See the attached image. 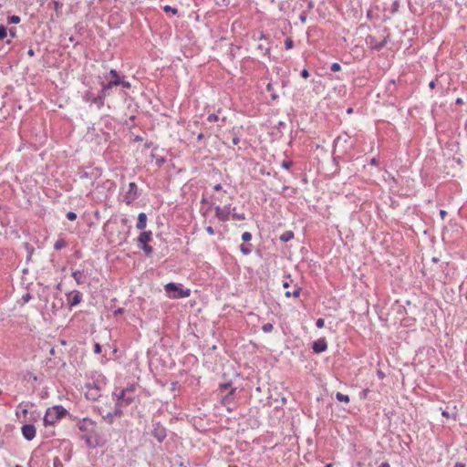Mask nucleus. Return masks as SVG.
Returning <instances> with one entry per match:
<instances>
[{
  "label": "nucleus",
  "instance_id": "11",
  "mask_svg": "<svg viewBox=\"0 0 467 467\" xmlns=\"http://www.w3.org/2000/svg\"><path fill=\"white\" fill-rule=\"evenodd\" d=\"M95 421H93L89 418H84L77 423V427L78 428V430L82 432L87 433L92 432L95 428Z\"/></svg>",
  "mask_w": 467,
  "mask_h": 467
},
{
  "label": "nucleus",
  "instance_id": "60",
  "mask_svg": "<svg viewBox=\"0 0 467 467\" xmlns=\"http://www.w3.org/2000/svg\"><path fill=\"white\" fill-rule=\"evenodd\" d=\"M379 467H390V465L388 462H384Z\"/></svg>",
  "mask_w": 467,
  "mask_h": 467
},
{
  "label": "nucleus",
  "instance_id": "59",
  "mask_svg": "<svg viewBox=\"0 0 467 467\" xmlns=\"http://www.w3.org/2000/svg\"><path fill=\"white\" fill-rule=\"evenodd\" d=\"M378 163H379V161H378V160L376 158H372L370 160V164L371 165H378Z\"/></svg>",
  "mask_w": 467,
  "mask_h": 467
},
{
  "label": "nucleus",
  "instance_id": "33",
  "mask_svg": "<svg viewBox=\"0 0 467 467\" xmlns=\"http://www.w3.org/2000/svg\"><path fill=\"white\" fill-rule=\"evenodd\" d=\"M274 329V327L271 323H265V325H263L262 327V330L265 332V333H270L272 332V330Z\"/></svg>",
  "mask_w": 467,
  "mask_h": 467
},
{
  "label": "nucleus",
  "instance_id": "32",
  "mask_svg": "<svg viewBox=\"0 0 467 467\" xmlns=\"http://www.w3.org/2000/svg\"><path fill=\"white\" fill-rule=\"evenodd\" d=\"M72 277L76 280L78 284H81L83 281L81 280L82 277V272L81 271H75L72 273Z\"/></svg>",
  "mask_w": 467,
  "mask_h": 467
},
{
  "label": "nucleus",
  "instance_id": "42",
  "mask_svg": "<svg viewBox=\"0 0 467 467\" xmlns=\"http://www.w3.org/2000/svg\"><path fill=\"white\" fill-rule=\"evenodd\" d=\"M67 219L69 221H75L77 219V214L74 212H68L66 215Z\"/></svg>",
  "mask_w": 467,
  "mask_h": 467
},
{
  "label": "nucleus",
  "instance_id": "51",
  "mask_svg": "<svg viewBox=\"0 0 467 467\" xmlns=\"http://www.w3.org/2000/svg\"><path fill=\"white\" fill-rule=\"evenodd\" d=\"M165 12H172L173 14L177 13V9L171 7L170 5H166L164 7Z\"/></svg>",
  "mask_w": 467,
  "mask_h": 467
},
{
  "label": "nucleus",
  "instance_id": "56",
  "mask_svg": "<svg viewBox=\"0 0 467 467\" xmlns=\"http://www.w3.org/2000/svg\"><path fill=\"white\" fill-rule=\"evenodd\" d=\"M62 306V303H60V307ZM59 308V306H57L55 303L52 304L51 311L53 313H56L57 309Z\"/></svg>",
  "mask_w": 467,
  "mask_h": 467
},
{
  "label": "nucleus",
  "instance_id": "61",
  "mask_svg": "<svg viewBox=\"0 0 467 467\" xmlns=\"http://www.w3.org/2000/svg\"><path fill=\"white\" fill-rule=\"evenodd\" d=\"M435 86H436V84H435V81H433V80H432V81H431V82L429 83V87H430L431 88H435Z\"/></svg>",
  "mask_w": 467,
  "mask_h": 467
},
{
  "label": "nucleus",
  "instance_id": "26",
  "mask_svg": "<svg viewBox=\"0 0 467 467\" xmlns=\"http://www.w3.org/2000/svg\"><path fill=\"white\" fill-rule=\"evenodd\" d=\"M138 246L141 248V250L144 252L146 256H150L153 253V248H152V246L149 245V244H140Z\"/></svg>",
  "mask_w": 467,
  "mask_h": 467
},
{
  "label": "nucleus",
  "instance_id": "48",
  "mask_svg": "<svg viewBox=\"0 0 467 467\" xmlns=\"http://www.w3.org/2000/svg\"><path fill=\"white\" fill-rule=\"evenodd\" d=\"M53 464H54V467H62L63 466L61 461L57 457H56L54 459Z\"/></svg>",
  "mask_w": 467,
  "mask_h": 467
},
{
  "label": "nucleus",
  "instance_id": "28",
  "mask_svg": "<svg viewBox=\"0 0 467 467\" xmlns=\"http://www.w3.org/2000/svg\"><path fill=\"white\" fill-rule=\"evenodd\" d=\"M240 251L244 254V255H247L249 254H251L252 252V244H242L240 245Z\"/></svg>",
  "mask_w": 467,
  "mask_h": 467
},
{
  "label": "nucleus",
  "instance_id": "55",
  "mask_svg": "<svg viewBox=\"0 0 467 467\" xmlns=\"http://www.w3.org/2000/svg\"><path fill=\"white\" fill-rule=\"evenodd\" d=\"M447 215V212L445 210H440V216L441 217L442 220L445 219Z\"/></svg>",
  "mask_w": 467,
  "mask_h": 467
},
{
  "label": "nucleus",
  "instance_id": "46",
  "mask_svg": "<svg viewBox=\"0 0 467 467\" xmlns=\"http://www.w3.org/2000/svg\"><path fill=\"white\" fill-rule=\"evenodd\" d=\"M316 326L318 328H322L324 327L325 326V320L323 318H318L317 321H316Z\"/></svg>",
  "mask_w": 467,
  "mask_h": 467
},
{
  "label": "nucleus",
  "instance_id": "29",
  "mask_svg": "<svg viewBox=\"0 0 467 467\" xmlns=\"http://www.w3.org/2000/svg\"><path fill=\"white\" fill-rule=\"evenodd\" d=\"M336 399L338 400V401H341V402H346V403H348L349 402V396L348 395H345L341 392H337L336 394Z\"/></svg>",
  "mask_w": 467,
  "mask_h": 467
},
{
  "label": "nucleus",
  "instance_id": "52",
  "mask_svg": "<svg viewBox=\"0 0 467 467\" xmlns=\"http://www.w3.org/2000/svg\"><path fill=\"white\" fill-rule=\"evenodd\" d=\"M239 141H240V138L236 134H234V138L232 140V143L234 145H237L239 143Z\"/></svg>",
  "mask_w": 467,
  "mask_h": 467
},
{
  "label": "nucleus",
  "instance_id": "16",
  "mask_svg": "<svg viewBox=\"0 0 467 467\" xmlns=\"http://www.w3.org/2000/svg\"><path fill=\"white\" fill-rule=\"evenodd\" d=\"M236 388H232L225 395L222 396L221 402L223 406L234 405Z\"/></svg>",
  "mask_w": 467,
  "mask_h": 467
},
{
  "label": "nucleus",
  "instance_id": "25",
  "mask_svg": "<svg viewBox=\"0 0 467 467\" xmlns=\"http://www.w3.org/2000/svg\"><path fill=\"white\" fill-rule=\"evenodd\" d=\"M232 388H234V387H233V384L231 381H228L225 383H221V384H219L218 391L223 394V392H225L227 390L229 391Z\"/></svg>",
  "mask_w": 467,
  "mask_h": 467
},
{
  "label": "nucleus",
  "instance_id": "44",
  "mask_svg": "<svg viewBox=\"0 0 467 467\" xmlns=\"http://www.w3.org/2000/svg\"><path fill=\"white\" fill-rule=\"evenodd\" d=\"M207 120H208L209 122H215V121H217V120H218V116H217L216 114H214V113L210 114V115L207 117Z\"/></svg>",
  "mask_w": 467,
  "mask_h": 467
},
{
  "label": "nucleus",
  "instance_id": "9",
  "mask_svg": "<svg viewBox=\"0 0 467 467\" xmlns=\"http://www.w3.org/2000/svg\"><path fill=\"white\" fill-rule=\"evenodd\" d=\"M85 396L89 400H97L101 396L100 388L96 383L93 385L87 384Z\"/></svg>",
  "mask_w": 467,
  "mask_h": 467
},
{
  "label": "nucleus",
  "instance_id": "49",
  "mask_svg": "<svg viewBox=\"0 0 467 467\" xmlns=\"http://www.w3.org/2000/svg\"><path fill=\"white\" fill-rule=\"evenodd\" d=\"M300 76L304 78H307L309 77V72L306 68H304L301 72H300Z\"/></svg>",
  "mask_w": 467,
  "mask_h": 467
},
{
  "label": "nucleus",
  "instance_id": "64",
  "mask_svg": "<svg viewBox=\"0 0 467 467\" xmlns=\"http://www.w3.org/2000/svg\"><path fill=\"white\" fill-rule=\"evenodd\" d=\"M202 139H204V135H203V133H200V134L197 136V140H202Z\"/></svg>",
  "mask_w": 467,
  "mask_h": 467
},
{
  "label": "nucleus",
  "instance_id": "17",
  "mask_svg": "<svg viewBox=\"0 0 467 467\" xmlns=\"http://www.w3.org/2000/svg\"><path fill=\"white\" fill-rule=\"evenodd\" d=\"M151 231H143L137 238L138 245L149 244L151 241Z\"/></svg>",
  "mask_w": 467,
  "mask_h": 467
},
{
  "label": "nucleus",
  "instance_id": "4",
  "mask_svg": "<svg viewBox=\"0 0 467 467\" xmlns=\"http://www.w3.org/2000/svg\"><path fill=\"white\" fill-rule=\"evenodd\" d=\"M102 174V171L98 167H89L88 169L79 168L78 175L81 180H89L91 183H94Z\"/></svg>",
  "mask_w": 467,
  "mask_h": 467
},
{
  "label": "nucleus",
  "instance_id": "21",
  "mask_svg": "<svg viewBox=\"0 0 467 467\" xmlns=\"http://www.w3.org/2000/svg\"><path fill=\"white\" fill-rule=\"evenodd\" d=\"M260 40H265V43H260L257 46V49L262 51L264 55H269L270 54V47L267 43L266 39L265 38L264 35H261Z\"/></svg>",
  "mask_w": 467,
  "mask_h": 467
},
{
  "label": "nucleus",
  "instance_id": "40",
  "mask_svg": "<svg viewBox=\"0 0 467 467\" xmlns=\"http://www.w3.org/2000/svg\"><path fill=\"white\" fill-rule=\"evenodd\" d=\"M330 69L333 72H337V71L341 70V66H340V64L336 62L331 65Z\"/></svg>",
  "mask_w": 467,
  "mask_h": 467
},
{
  "label": "nucleus",
  "instance_id": "22",
  "mask_svg": "<svg viewBox=\"0 0 467 467\" xmlns=\"http://www.w3.org/2000/svg\"><path fill=\"white\" fill-rule=\"evenodd\" d=\"M82 300V294L79 291H74L73 296L69 300V306L73 307L78 305Z\"/></svg>",
  "mask_w": 467,
  "mask_h": 467
},
{
  "label": "nucleus",
  "instance_id": "63",
  "mask_svg": "<svg viewBox=\"0 0 467 467\" xmlns=\"http://www.w3.org/2000/svg\"><path fill=\"white\" fill-rule=\"evenodd\" d=\"M398 7H399V3L396 1L393 4V11H396Z\"/></svg>",
  "mask_w": 467,
  "mask_h": 467
},
{
  "label": "nucleus",
  "instance_id": "53",
  "mask_svg": "<svg viewBox=\"0 0 467 467\" xmlns=\"http://www.w3.org/2000/svg\"><path fill=\"white\" fill-rule=\"evenodd\" d=\"M123 313H124V309H123V308H118V309H116V310L114 311V313H113V314H114V317H118V316H119V315H121V314H123Z\"/></svg>",
  "mask_w": 467,
  "mask_h": 467
},
{
  "label": "nucleus",
  "instance_id": "43",
  "mask_svg": "<svg viewBox=\"0 0 467 467\" xmlns=\"http://www.w3.org/2000/svg\"><path fill=\"white\" fill-rule=\"evenodd\" d=\"M300 293H301V287L296 285L292 292V296L298 297L300 296Z\"/></svg>",
  "mask_w": 467,
  "mask_h": 467
},
{
  "label": "nucleus",
  "instance_id": "15",
  "mask_svg": "<svg viewBox=\"0 0 467 467\" xmlns=\"http://www.w3.org/2000/svg\"><path fill=\"white\" fill-rule=\"evenodd\" d=\"M121 407L122 406L116 403L114 410L108 412L105 416H103V419L107 420L109 424H112L114 418L120 417L122 415Z\"/></svg>",
  "mask_w": 467,
  "mask_h": 467
},
{
  "label": "nucleus",
  "instance_id": "18",
  "mask_svg": "<svg viewBox=\"0 0 467 467\" xmlns=\"http://www.w3.org/2000/svg\"><path fill=\"white\" fill-rule=\"evenodd\" d=\"M101 86H102V88L99 91V94H100L103 101H105V99L111 95V90L114 87L109 85V82H107V83L102 82Z\"/></svg>",
  "mask_w": 467,
  "mask_h": 467
},
{
  "label": "nucleus",
  "instance_id": "6",
  "mask_svg": "<svg viewBox=\"0 0 467 467\" xmlns=\"http://www.w3.org/2000/svg\"><path fill=\"white\" fill-rule=\"evenodd\" d=\"M140 197V192L135 182L129 183V189L124 195L123 201L130 205Z\"/></svg>",
  "mask_w": 467,
  "mask_h": 467
},
{
  "label": "nucleus",
  "instance_id": "57",
  "mask_svg": "<svg viewBox=\"0 0 467 467\" xmlns=\"http://www.w3.org/2000/svg\"><path fill=\"white\" fill-rule=\"evenodd\" d=\"M213 190L216 191V192L221 191L222 190V185L220 183L215 184L213 186Z\"/></svg>",
  "mask_w": 467,
  "mask_h": 467
},
{
  "label": "nucleus",
  "instance_id": "2",
  "mask_svg": "<svg viewBox=\"0 0 467 467\" xmlns=\"http://www.w3.org/2000/svg\"><path fill=\"white\" fill-rule=\"evenodd\" d=\"M136 386L131 384L121 389L119 393L114 392L113 397L116 398V403L120 406H128L135 400Z\"/></svg>",
  "mask_w": 467,
  "mask_h": 467
},
{
  "label": "nucleus",
  "instance_id": "62",
  "mask_svg": "<svg viewBox=\"0 0 467 467\" xmlns=\"http://www.w3.org/2000/svg\"><path fill=\"white\" fill-rule=\"evenodd\" d=\"M453 467H465V464H463L462 462H456Z\"/></svg>",
  "mask_w": 467,
  "mask_h": 467
},
{
  "label": "nucleus",
  "instance_id": "34",
  "mask_svg": "<svg viewBox=\"0 0 467 467\" xmlns=\"http://www.w3.org/2000/svg\"><path fill=\"white\" fill-rule=\"evenodd\" d=\"M52 4L54 5V9L57 12H59L62 9V7H63V3H61L60 1L52 0Z\"/></svg>",
  "mask_w": 467,
  "mask_h": 467
},
{
  "label": "nucleus",
  "instance_id": "39",
  "mask_svg": "<svg viewBox=\"0 0 467 467\" xmlns=\"http://www.w3.org/2000/svg\"><path fill=\"white\" fill-rule=\"evenodd\" d=\"M285 47L286 49H290L294 47V42L291 38H286L285 41Z\"/></svg>",
  "mask_w": 467,
  "mask_h": 467
},
{
  "label": "nucleus",
  "instance_id": "12",
  "mask_svg": "<svg viewBox=\"0 0 467 467\" xmlns=\"http://www.w3.org/2000/svg\"><path fill=\"white\" fill-rule=\"evenodd\" d=\"M21 432L23 437L26 441H30L36 437V429L34 424H24L21 428Z\"/></svg>",
  "mask_w": 467,
  "mask_h": 467
},
{
  "label": "nucleus",
  "instance_id": "27",
  "mask_svg": "<svg viewBox=\"0 0 467 467\" xmlns=\"http://www.w3.org/2000/svg\"><path fill=\"white\" fill-rule=\"evenodd\" d=\"M266 90L270 93V96H271V99L273 100H276L278 99V95L277 93L275 91L274 89V87H273V84L272 83H268L266 85Z\"/></svg>",
  "mask_w": 467,
  "mask_h": 467
},
{
  "label": "nucleus",
  "instance_id": "45",
  "mask_svg": "<svg viewBox=\"0 0 467 467\" xmlns=\"http://www.w3.org/2000/svg\"><path fill=\"white\" fill-rule=\"evenodd\" d=\"M25 247H26V250H27V252H28L27 259L29 260V259H30V257H31V254H32V252H33L34 248H33V247H31V245H30L28 243H26V244H25Z\"/></svg>",
  "mask_w": 467,
  "mask_h": 467
},
{
  "label": "nucleus",
  "instance_id": "5",
  "mask_svg": "<svg viewBox=\"0 0 467 467\" xmlns=\"http://www.w3.org/2000/svg\"><path fill=\"white\" fill-rule=\"evenodd\" d=\"M150 433L159 442H162L167 437L166 428L159 421H152Z\"/></svg>",
  "mask_w": 467,
  "mask_h": 467
},
{
  "label": "nucleus",
  "instance_id": "23",
  "mask_svg": "<svg viewBox=\"0 0 467 467\" xmlns=\"http://www.w3.org/2000/svg\"><path fill=\"white\" fill-rule=\"evenodd\" d=\"M231 214L234 220L243 221L246 219V216L244 213H240L236 212V207H231Z\"/></svg>",
  "mask_w": 467,
  "mask_h": 467
},
{
  "label": "nucleus",
  "instance_id": "8",
  "mask_svg": "<svg viewBox=\"0 0 467 467\" xmlns=\"http://www.w3.org/2000/svg\"><path fill=\"white\" fill-rule=\"evenodd\" d=\"M388 40L389 36H385L381 41H377L376 37L373 36H368L366 38V43L369 45L372 49L379 51L387 45Z\"/></svg>",
  "mask_w": 467,
  "mask_h": 467
},
{
  "label": "nucleus",
  "instance_id": "35",
  "mask_svg": "<svg viewBox=\"0 0 467 467\" xmlns=\"http://www.w3.org/2000/svg\"><path fill=\"white\" fill-rule=\"evenodd\" d=\"M119 86L124 88H130L131 84L128 80H125V77H121Z\"/></svg>",
  "mask_w": 467,
  "mask_h": 467
},
{
  "label": "nucleus",
  "instance_id": "10",
  "mask_svg": "<svg viewBox=\"0 0 467 467\" xmlns=\"http://www.w3.org/2000/svg\"><path fill=\"white\" fill-rule=\"evenodd\" d=\"M215 216L221 222H226L230 219L231 214V205H226L223 208H221L219 205L214 206Z\"/></svg>",
  "mask_w": 467,
  "mask_h": 467
},
{
  "label": "nucleus",
  "instance_id": "37",
  "mask_svg": "<svg viewBox=\"0 0 467 467\" xmlns=\"http://www.w3.org/2000/svg\"><path fill=\"white\" fill-rule=\"evenodd\" d=\"M7 35V29L5 26H0V40H3Z\"/></svg>",
  "mask_w": 467,
  "mask_h": 467
},
{
  "label": "nucleus",
  "instance_id": "38",
  "mask_svg": "<svg viewBox=\"0 0 467 467\" xmlns=\"http://www.w3.org/2000/svg\"><path fill=\"white\" fill-rule=\"evenodd\" d=\"M252 239V234L249 233V232H244L243 234H242V240L244 242H249L251 241Z\"/></svg>",
  "mask_w": 467,
  "mask_h": 467
},
{
  "label": "nucleus",
  "instance_id": "41",
  "mask_svg": "<svg viewBox=\"0 0 467 467\" xmlns=\"http://www.w3.org/2000/svg\"><path fill=\"white\" fill-rule=\"evenodd\" d=\"M285 280L283 281V286L284 288H287L289 287L290 285V282L292 281L290 279V275H287L286 276H285Z\"/></svg>",
  "mask_w": 467,
  "mask_h": 467
},
{
  "label": "nucleus",
  "instance_id": "58",
  "mask_svg": "<svg viewBox=\"0 0 467 467\" xmlns=\"http://www.w3.org/2000/svg\"><path fill=\"white\" fill-rule=\"evenodd\" d=\"M27 55L29 57H34L35 56V51L33 48H29V50L27 51Z\"/></svg>",
  "mask_w": 467,
  "mask_h": 467
},
{
  "label": "nucleus",
  "instance_id": "13",
  "mask_svg": "<svg viewBox=\"0 0 467 467\" xmlns=\"http://www.w3.org/2000/svg\"><path fill=\"white\" fill-rule=\"evenodd\" d=\"M105 78L109 79V85L118 87L119 86L121 77L116 69H110L109 74L105 76Z\"/></svg>",
  "mask_w": 467,
  "mask_h": 467
},
{
  "label": "nucleus",
  "instance_id": "14",
  "mask_svg": "<svg viewBox=\"0 0 467 467\" xmlns=\"http://www.w3.org/2000/svg\"><path fill=\"white\" fill-rule=\"evenodd\" d=\"M312 349L315 353L319 354L327 349V342L325 337L319 338L313 342Z\"/></svg>",
  "mask_w": 467,
  "mask_h": 467
},
{
  "label": "nucleus",
  "instance_id": "1",
  "mask_svg": "<svg viewBox=\"0 0 467 467\" xmlns=\"http://www.w3.org/2000/svg\"><path fill=\"white\" fill-rule=\"evenodd\" d=\"M67 413V410L61 405L48 408L43 419L44 425H54L57 420L66 416Z\"/></svg>",
  "mask_w": 467,
  "mask_h": 467
},
{
  "label": "nucleus",
  "instance_id": "7",
  "mask_svg": "<svg viewBox=\"0 0 467 467\" xmlns=\"http://www.w3.org/2000/svg\"><path fill=\"white\" fill-rule=\"evenodd\" d=\"M83 100L86 102H89L91 104H96L98 109H101L104 106V101L99 93L98 96H95V94L91 90H87L83 95Z\"/></svg>",
  "mask_w": 467,
  "mask_h": 467
},
{
  "label": "nucleus",
  "instance_id": "36",
  "mask_svg": "<svg viewBox=\"0 0 467 467\" xmlns=\"http://www.w3.org/2000/svg\"><path fill=\"white\" fill-rule=\"evenodd\" d=\"M293 164L294 163L291 161H283L282 163H281V167L283 169L288 170V169H290L293 166Z\"/></svg>",
  "mask_w": 467,
  "mask_h": 467
},
{
  "label": "nucleus",
  "instance_id": "31",
  "mask_svg": "<svg viewBox=\"0 0 467 467\" xmlns=\"http://www.w3.org/2000/svg\"><path fill=\"white\" fill-rule=\"evenodd\" d=\"M21 19L20 16L13 15L7 17V23L8 24H18L20 23Z\"/></svg>",
  "mask_w": 467,
  "mask_h": 467
},
{
  "label": "nucleus",
  "instance_id": "20",
  "mask_svg": "<svg viewBox=\"0 0 467 467\" xmlns=\"http://www.w3.org/2000/svg\"><path fill=\"white\" fill-rule=\"evenodd\" d=\"M146 225H147V215H146V213H139L136 228L138 230H141L142 231V230H144L146 228Z\"/></svg>",
  "mask_w": 467,
  "mask_h": 467
},
{
  "label": "nucleus",
  "instance_id": "47",
  "mask_svg": "<svg viewBox=\"0 0 467 467\" xmlns=\"http://www.w3.org/2000/svg\"><path fill=\"white\" fill-rule=\"evenodd\" d=\"M31 295L29 293H26L23 296H22V301L23 303H27L30 299H31Z\"/></svg>",
  "mask_w": 467,
  "mask_h": 467
},
{
  "label": "nucleus",
  "instance_id": "50",
  "mask_svg": "<svg viewBox=\"0 0 467 467\" xmlns=\"http://www.w3.org/2000/svg\"><path fill=\"white\" fill-rule=\"evenodd\" d=\"M94 352L96 354H100L101 353V346L99 343H96L94 345Z\"/></svg>",
  "mask_w": 467,
  "mask_h": 467
},
{
  "label": "nucleus",
  "instance_id": "54",
  "mask_svg": "<svg viewBox=\"0 0 467 467\" xmlns=\"http://www.w3.org/2000/svg\"><path fill=\"white\" fill-rule=\"evenodd\" d=\"M205 230H206V232H207L209 234H211V235L214 234V230H213V228L212 226H207V227L205 228Z\"/></svg>",
  "mask_w": 467,
  "mask_h": 467
},
{
  "label": "nucleus",
  "instance_id": "3",
  "mask_svg": "<svg viewBox=\"0 0 467 467\" xmlns=\"http://www.w3.org/2000/svg\"><path fill=\"white\" fill-rule=\"evenodd\" d=\"M164 289L170 297L175 299L188 297L191 294L190 289H184L181 284H176L173 282L165 285Z\"/></svg>",
  "mask_w": 467,
  "mask_h": 467
},
{
  "label": "nucleus",
  "instance_id": "30",
  "mask_svg": "<svg viewBox=\"0 0 467 467\" xmlns=\"http://www.w3.org/2000/svg\"><path fill=\"white\" fill-rule=\"evenodd\" d=\"M66 245H67V244H66L65 240L58 239L54 244V249L58 251V250H61L62 248L66 247Z\"/></svg>",
  "mask_w": 467,
  "mask_h": 467
},
{
  "label": "nucleus",
  "instance_id": "24",
  "mask_svg": "<svg viewBox=\"0 0 467 467\" xmlns=\"http://www.w3.org/2000/svg\"><path fill=\"white\" fill-rule=\"evenodd\" d=\"M293 238H294V233L292 231H285L279 237V239L284 243H286V242L292 240Z\"/></svg>",
  "mask_w": 467,
  "mask_h": 467
},
{
  "label": "nucleus",
  "instance_id": "19",
  "mask_svg": "<svg viewBox=\"0 0 467 467\" xmlns=\"http://www.w3.org/2000/svg\"><path fill=\"white\" fill-rule=\"evenodd\" d=\"M349 140H350V136L347 132H342L334 140V145H335V147H337V145L348 144Z\"/></svg>",
  "mask_w": 467,
  "mask_h": 467
}]
</instances>
